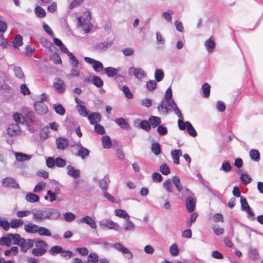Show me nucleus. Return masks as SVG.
Wrapping results in <instances>:
<instances>
[{
    "label": "nucleus",
    "instance_id": "obj_63",
    "mask_svg": "<svg viewBox=\"0 0 263 263\" xmlns=\"http://www.w3.org/2000/svg\"><path fill=\"white\" fill-rule=\"evenodd\" d=\"M146 88L149 91H153L157 87V83L154 80H149L147 82Z\"/></svg>",
    "mask_w": 263,
    "mask_h": 263
},
{
    "label": "nucleus",
    "instance_id": "obj_48",
    "mask_svg": "<svg viewBox=\"0 0 263 263\" xmlns=\"http://www.w3.org/2000/svg\"><path fill=\"white\" fill-rule=\"evenodd\" d=\"M18 248L16 246H14L9 250H5L4 251V254L5 256H9L10 255H15L18 253Z\"/></svg>",
    "mask_w": 263,
    "mask_h": 263
},
{
    "label": "nucleus",
    "instance_id": "obj_28",
    "mask_svg": "<svg viewBox=\"0 0 263 263\" xmlns=\"http://www.w3.org/2000/svg\"><path fill=\"white\" fill-rule=\"evenodd\" d=\"M26 200L29 202L34 203L38 202L40 197L38 195L32 193H28L26 195Z\"/></svg>",
    "mask_w": 263,
    "mask_h": 263
},
{
    "label": "nucleus",
    "instance_id": "obj_18",
    "mask_svg": "<svg viewBox=\"0 0 263 263\" xmlns=\"http://www.w3.org/2000/svg\"><path fill=\"white\" fill-rule=\"evenodd\" d=\"M121 70V67L115 68L112 67H108L104 69V73L109 77H113L117 76L118 72Z\"/></svg>",
    "mask_w": 263,
    "mask_h": 263
},
{
    "label": "nucleus",
    "instance_id": "obj_59",
    "mask_svg": "<svg viewBox=\"0 0 263 263\" xmlns=\"http://www.w3.org/2000/svg\"><path fill=\"white\" fill-rule=\"evenodd\" d=\"M170 252L172 256H176L179 254V251L176 244H173L170 248Z\"/></svg>",
    "mask_w": 263,
    "mask_h": 263
},
{
    "label": "nucleus",
    "instance_id": "obj_40",
    "mask_svg": "<svg viewBox=\"0 0 263 263\" xmlns=\"http://www.w3.org/2000/svg\"><path fill=\"white\" fill-rule=\"evenodd\" d=\"M13 71L14 75L16 78L21 80H23L24 79V74L20 67L15 66L13 68Z\"/></svg>",
    "mask_w": 263,
    "mask_h": 263
},
{
    "label": "nucleus",
    "instance_id": "obj_47",
    "mask_svg": "<svg viewBox=\"0 0 263 263\" xmlns=\"http://www.w3.org/2000/svg\"><path fill=\"white\" fill-rule=\"evenodd\" d=\"M151 151L156 155L160 154L161 153V148L159 143L158 142L153 143L151 146Z\"/></svg>",
    "mask_w": 263,
    "mask_h": 263
},
{
    "label": "nucleus",
    "instance_id": "obj_61",
    "mask_svg": "<svg viewBox=\"0 0 263 263\" xmlns=\"http://www.w3.org/2000/svg\"><path fill=\"white\" fill-rule=\"evenodd\" d=\"M99 261V257L97 253H91L88 256V261L96 263Z\"/></svg>",
    "mask_w": 263,
    "mask_h": 263
},
{
    "label": "nucleus",
    "instance_id": "obj_22",
    "mask_svg": "<svg viewBox=\"0 0 263 263\" xmlns=\"http://www.w3.org/2000/svg\"><path fill=\"white\" fill-rule=\"evenodd\" d=\"M171 154L174 163L177 165H178L180 163L179 157L182 155L181 150H172L171 151Z\"/></svg>",
    "mask_w": 263,
    "mask_h": 263
},
{
    "label": "nucleus",
    "instance_id": "obj_43",
    "mask_svg": "<svg viewBox=\"0 0 263 263\" xmlns=\"http://www.w3.org/2000/svg\"><path fill=\"white\" fill-rule=\"evenodd\" d=\"M77 108L79 114L82 117H88V114L86 107L82 104L77 105Z\"/></svg>",
    "mask_w": 263,
    "mask_h": 263
},
{
    "label": "nucleus",
    "instance_id": "obj_64",
    "mask_svg": "<svg viewBox=\"0 0 263 263\" xmlns=\"http://www.w3.org/2000/svg\"><path fill=\"white\" fill-rule=\"evenodd\" d=\"M64 218L67 222H71L76 218V216L71 212H66L64 214Z\"/></svg>",
    "mask_w": 263,
    "mask_h": 263
},
{
    "label": "nucleus",
    "instance_id": "obj_54",
    "mask_svg": "<svg viewBox=\"0 0 263 263\" xmlns=\"http://www.w3.org/2000/svg\"><path fill=\"white\" fill-rule=\"evenodd\" d=\"M173 14V11L168 10L166 11L163 12L161 14V16L163 17L167 22L169 23L172 22V16L171 15Z\"/></svg>",
    "mask_w": 263,
    "mask_h": 263
},
{
    "label": "nucleus",
    "instance_id": "obj_23",
    "mask_svg": "<svg viewBox=\"0 0 263 263\" xmlns=\"http://www.w3.org/2000/svg\"><path fill=\"white\" fill-rule=\"evenodd\" d=\"M79 147V149L78 152V155L82 159H85L89 155V151L83 147L80 143L78 144Z\"/></svg>",
    "mask_w": 263,
    "mask_h": 263
},
{
    "label": "nucleus",
    "instance_id": "obj_3",
    "mask_svg": "<svg viewBox=\"0 0 263 263\" xmlns=\"http://www.w3.org/2000/svg\"><path fill=\"white\" fill-rule=\"evenodd\" d=\"M15 237L14 245L19 246L22 252L25 253L27 252L28 250L33 246L34 240L31 239H25L18 234H16Z\"/></svg>",
    "mask_w": 263,
    "mask_h": 263
},
{
    "label": "nucleus",
    "instance_id": "obj_35",
    "mask_svg": "<svg viewBox=\"0 0 263 263\" xmlns=\"http://www.w3.org/2000/svg\"><path fill=\"white\" fill-rule=\"evenodd\" d=\"M46 251V250L44 248L37 247V248L33 249L31 251V253L32 255L35 256H41L43 255Z\"/></svg>",
    "mask_w": 263,
    "mask_h": 263
},
{
    "label": "nucleus",
    "instance_id": "obj_26",
    "mask_svg": "<svg viewBox=\"0 0 263 263\" xmlns=\"http://www.w3.org/2000/svg\"><path fill=\"white\" fill-rule=\"evenodd\" d=\"M115 122L123 129L129 130L130 129L128 123L124 118H120L117 119L115 120Z\"/></svg>",
    "mask_w": 263,
    "mask_h": 263
},
{
    "label": "nucleus",
    "instance_id": "obj_50",
    "mask_svg": "<svg viewBox=\"0 0 263 263\" xmlns=\"http://www.w3.org/2000/svg\"><path fill=\"white\" fill-rule=\"evenodd\" d=\"M232 166L230 162L228 161H223L220 168V171H223L226 173L230 172Z\"/></svg>",
    "mask_w": 263,
    "mask_h": 263
},
{
    "label": "nucleus",
    "instance_id": "obj_32",
    "mask_svg": "<svg viewBox=\"0 0 263 263\" xmlns=\"http://www.w3.org/2000/svg\"><path fill=\"white\" fill-rule=\"evenodd\" d=\"M24 221L21 219H13L9 223L10 227L13 229H16L23 225Z\"/></svg>",
    "mask_w": 263,
    "mask_h": 263
},
{
    "label": "nucleus",
    "instance_id": "obj_45",
    "mask_svg": "<svg viewBox=\"0 0 263 263\" xmlns=\"http://www.w3.org/2000/svg\"><path fill=\"white\" fill-rule=\"evenodd\" d=\"M23 44V38L22 36L19 34L16 35L13 41V46L14 48H18L22 46Z\"/></svg>",
    "mask_w": 263,
    "mask_h": 263
},
{
    "label": "nucleus",
    "instance_id": "obj_30",
    "mask_svg": "<svg viewBox=\"0 0 263 263\" xmlns=\"http://www.w3.org/2000/svg\"><path fill=\"white\" fill-rule=\"evenodd\" d=\"M53 108L55 112L60 116H63L65 114V109L61 104H54Z\"/></svg>",
    "mask_w": 263,
    "mask_h": 263
},
{
    "label": "nucleus",
    "instance_id": "obj_53",
    "mask_svg": "<svg viewBox=\"0 0 263 263\" xmlns=\"http://www.w3.org/2000/svg\"><path fill=\"white\" fill-rule=\"evenodd\" d=\"M135 226L128 218L124 224V229L126 231H133L135 230Z\"/></svg>",
    "mask_w": 263,
    "mask_h": 263
},
{
    "label": "nucleus",
    "instance_id": "obj_10",
    "mask_svg": "<svg viewBox=\"0 0 263 263\" xmlns=\"http://www.w3.org/2000/svg\"><path fill=\"white\" fill-rule=\"evenodd\" d=\"M113 44L112 41H104L97 43L94 46V49L98 52H104L110 48Z\"/></svg>",
    "mask_w": 263,
    "mask_h": 263
},
{
    "label": "nucleus",
    "instance_id": "obj_62",
    "mask_svg": "<svg viewBox=\"0 0 263 263\" xmlns=\"http://www.w3.org/2000/svg\"><path fill=\"white\" fill-rule=\"evenodd\" d=\"M241 209L242 211H246L250 208V206L248 203L246 199L243 196L240 197Z\"/></svg>",
    "mask_w": 263,
    "mask_h": 263
},
{
    "label": "nucleus",
    "instance_id": "obj_31",
    "mask_svg": "<svg viewBox=\"0 0 263 263\" xmlns=\"http://www.w3.org/2000/svg\"><path fill=\"white\" fill-rule=\"evenodd\" d=\"M102 146L104 148H109L111 146L110 139L108 136H103L102 138Z\"/></svg>",
    "mask_w": 263,
    "mask_h": 263
},
{
    "label": "nucleus",
    "instance_id": "obj_52",
    "mask_svg": "<svg viewBox=\"0 0 263 263\" xmlns=\"http://www.w3.org/2000/svg\"><path fill=\"white\" fill-rule=\"evenodd\" d=\"M164 73L161 69H156L155 72V78L157 82H160L164 78Z\"/></svg>",
    "mask_w": 263,
    "mask_h": 263
},
{
    "label": "nucleus",
    "instance_id": "obj_11",
    "mask_svg": "<svg viewBox=\"0 0 263 263\" xmlns=\"http://www.w3.org/2000/svg\"><path fill=\"white\" fill-rule=\"evenodd\" d=\"M196 199L192 196H189L185 200V206L189 213H192L196 206Z\"/></svg>",
    "mask_w": 263,
    "mask_h": 263
},
{
    "label": "nucleus",
    "instance_id": "obj_17",
    "mask_svg": "<svg viewBox=\"0 0 263 263\" xmlns=\"http://www.w3.org/2000/svg\"><path fill=\"white\" fill-rule=\"evenodd\" d=\"M67 174L73 178L76 179L80 176V171L71 165H68L66 167Z\"/></svg>",
    "mask_w": 263,
    "mask_h": 263
},
{
    "label": "nucleus",
    "instance_id": "obj_25",
    "mask_svg": "<svg viewBox=\"0 0 263 263\" xmlns=\"http://www.w3.org/2000/svg\"><path fill=\"white\" fill-rule=\"evenodd\" d=\"M88 119L91 124H95L100 121L101 115L98 112H93L88 116Z\"/></svg>",
    "mask_w": 263,
    "mask_h": 263
},
{
    "label": "nucleus",
    "instance_id": "obj_42",
    "mask_svg": "<svg viewBox=\"0 0 263 263\" xmlns=\"http://www.w3.org/2000/svg\"><path fill=\"white\" fill-rule=\"evenodd\" d=\"M149 121L153 127H156L160 125L161 119L159 117L156 116H151L149 118Z\"/></svg>",
    "mask_w": 263,
    "mask_h": 263
},
{
    "label": "nucleus",
    "instance_id": "obj_58",
    "mask_svg": "<svg viewBox=\"0 0 263 263\" xmlns=\"http://www.w3.org/2000/svg\"><path fill=\"white\" fill-rule=\"evenodd\" d=\"M121 90H122V91L123 92L125 97L127 98L131 99L133 98V94L132 93L129 88L127 86H123L121 88Z\"/></svg>",
    "mask_w": 263,
    "mask_h": 263
},
{
    "label": "nucleus",
    "instance_id": "obj_37",
    "mask_svg": "<svg viewBox=\"0 0 263 263\" xmlns=\"http://www.w3.org/2000/svg\"><path fill=\"white\" fill-rule=\"evenodd\" d=\"M186 126L189 134L193 137H195L197 134L191 123L189 121H186Z\"/></svg>",
    "mask_w": 263,
    "mask_h": 263
},
{
    "label": "nucleus",
    "instance_id": "obj_20",
    "mask_svg": "<svg viewBox=\"0 0 263 263\" xmlns=\"http://www.w3.org/2000/svg\"><path fill=\"white\" fill-rule=\"evenodd\" d=\"M39 227L37 225L32 223L25 224L24 228L26 232L31 234L37 233L38 232L37 229H39Z\"/></svg>",
    "mask_w": 263,
    "mask_h": 263
},
{
    "label": "nucleus",
    "instance_id": "obj_7",
    "mask_svg": "<svg viewBox=\"0 0 263 263\" xmlns=\"http://www.w3.org/2000/svg\"><path fill=\"white\" fill-rule=\"evenodd\" d=\"M17 234H8L0 238V245L2 246H10L11 244L14 245L15 236Z\"/></svg>",
    "mask_w": 263,
    "mask_h": 263
},
{
    "label": "nucleus",
    "instance_id": "obj_46",
    "mask_svg": "<svg viewBox=\"0 0 263 263\" xmlns=\"http://www.w3.org/2000/svg\"><path fill=\"white\" fill-rule=\"evenodd\" d=\"M0 227L5 231H8L10 229L9 222L4 217H0Z\"/></svg>",
    "mask_w": 263,
    "mask_h": 263
},
{
    "label": "nucleus",
    "instance_id": "obj_38",
    "mask_svg": "<svg viewBox=\"0 0 263 263\" xmlns=\"http://www.w3.org/2000/svg\"><path fill=\"white\" fill-rule=\"evenodd\" d=\"M210 88L211 86L208 83H204L201 87V89L203 93V96L205 98H208L209 97L210 94Z\"/></svg>",
    "mask_w": 263,
    "mask_h": 263
},
{
    "label": "nucleus",
    "instance_id": "obj_13",
    "mask_svg": "<svg viewBox=\"0 0 263 263\" xmlns=\"http://www.w3.org/2000/svg\"><path fill=\"white\" fill-rule=\"evenodd\" d=\"M172 101H164L162 100L158 106V110L163 115H167L170 111H172V107L168 104Z\"/></svg>",
    "mask_w": 263,
    "mask_h": 263
},
{
    "label": "nucleus",
    "instance_id": "obj_34",
    "mask_svg": "<svg viewBox=\"0 0 263 263\" xmlns=\"http://www.w3.org/2000/svg\"><path fill=\"white\" fill-rule=\"evenodd\" d=\"M172 181L177 190L180 192L183 189V186L180 183L179 177L178 176H175L172 178Z\"/></svg>",
    "mask_w": 263,
    "mask_h": 263
},
{
    "label": "nucleus",
    "instance_id": "obj_4",
    "mask_svg": "<svg viewBox=\"0 0 263 263\" xmlns=\"http://www.w3.org/2000/svg\"><path fill=\"white\" fill-rule=\"evenodd\" d=\"M99 226L101 229L107 228L109 229H114L115 230H118L120 226L118 223L114 222L109 219H105L101 220L99 222Z\"/></svg>",
    "mask_w": 263,
    "mask_h": 263
},
{
    "label": "nucleus",
    "instance_id": "obj_36",
    "mask_svg": "<svg viewBox=\"0 0 263 263\" xmlns=\"http://www.w3.org/2000/svg\"><path fill=\"white\" fill-rule=\"evenodd\" d=\"M248 256L253 260H256L258 257V253L256 249L250 248L248 250Z\"/></svg>",
    "mask_w": 263,
    "mask_h": 263
},
{
    "label": "nucleus",
    "instance_id": "obj_16",
    "mask_svg": "<svg viewBox=\"0 0 263 263\" xmlns=\"http://www.w3.org/2000/svg\"><path fill=\"white\" fill-rule=\"evenodd\" d=\"M57 148L60 150L65 149L68 145V142L66 138L64 137H59L55 140Z\"/></svg>",
    "mask_w": 263,
    "mask_h": 263
},
{
    "label": "nucleus",
    "instance_id": "obj_49",
    "mask_svg": "<svg viewBox=\"0 0 263 263\" xmlns=\"http://www.w3.org/2000/svg\"><path fill=\"white\" fill-rule=\"evenodd\" d=\"M68 57L71 60V65L74 68H77L79 64V61L72 53H68Z\"/></svg>",
    "mask_w": 263,
    "mask_h": 263
},
{
    "label": "nucleus",
    "instance_id": "obj_8",
    "mask_svg": "<svg viewBox=\"0 0 263 263\" xmlns=\"http://www.w3.org/2000/svg\"><path fill=\"white\" fill-rule=\"evenodd\" d=\"M84 60L86 63L92 65L93 70L97 72H100L103 69L102 63L99 61L89 57H85Z\"/></svg>",
    "mask_w": 263,
    "mask_h": 263
},
{
    "label": "nucleus",
    "instance_id": "obj_57",
    "mask_svg": "<svg viewBox=\"0 0 263 263\" xmlns=\"http://www.w3.org/2000/svg\"><path fill=\"white\" fill-rule=\"evenodd\" d=\"M35 13L39 17H44L46 15V12L44 9L40 6H37L35 8Z\"/></svg>",
    "mask_w": 263,
    "mask_h": 263
},
{
    "label": "nucleus",
    "instance_id": "obj_39",
    "mask_svg": "<svg viewBox=\"0 0 263 263\" xmlns=\"http://www.w3.org/2000/svg\"><path fill=\"white\" fill-rule=\"evenodd\" d=\"M37 233L40 236H51V233L50 231L47 228L43 227H39Z\"/></svg>",
    "mask_w": 263,
    "mask_h": 263
},
{
    "label": "nucleus",
    "instance_id": "obj_2",
    "mask_svg": "<svg viewBox=\"0 0 263 263\" xmlns=\"http://www.w3.org/2000/svg\"><path fill=\"white\" fill-rule=\"evenodd\" d=\"M91 15L89 12H84L78 18V25L80 27L85 33H87L91 30L92 25L90 22Z\"/></svg>",
    "mask_w": 263,
    "mask_h": 263
},
{
    "label": "nucleus",
    "instance_id": "obj_19",
    "mask_svg": "<svg viewBox=\"0 0 263 263\" xmlns=\"http://www.w3.org/2000/svg\"><path fill=\"white\" fill-rule=\"evenodd\" d=\"M34 109L39 114H45L48 111V107L45 104L37 103L34 105Z\"/></svg>",
    "mask_w": 263,
    "mask_h": 263
},
{
    "label": "nucleus",
    "instance_id": "obj_6",
    "mask_svg": "<svg viewBox=\"0 0 263 263\" xmlns=\"http://www.w3.org/2000/svg\"><path fill=\"white\" fill-rule=\"evenodd\" d=\"M128 73L129 74H134L138 80H141L146 76V73L142 68H135L134 66H131L128 68Z\"/></svg>",
    "mask_w": 263,
    "mask_h": 263
},
{
    "label": "nucleus",
    "instance_id": "obj_44",
    "mask_svg": "<svg viewBox=\"0 0 263 263\" xmlns=\"http://www.w3.org/2000/svg\"><path fill=\"white\" fill-rule=\"evenodd\" d=\"M115 214L116 216L123 218H129V217L128 213L125 210L122 209L115 210Z\"/></svg>",
    "mask_w": 263,
    "mask_h": 263
},
{
    "label": "nucleus",
    "instance_id": "obj_60",
    "mask_svg": "<svg viewBox=\"0 0 263 263\" xmlns=\"http://www.w3.org/2000/svg\"><path fill=\"white\" fill-rule=\"evenodd\" d=\"M46 187V183L43 182L38 183L33 189V192L39 193Z\"/></svg>",
    "mask_w": 263,
    "mask_h": 263
},
{
    "label": "nucleus",
    "instance_id": "obj_24",
    "mask_svg": "<svg viewBox=\"0 0 263 263\" xmlns=\"http://www.w3.org/2000/svg\"><path fill=\"white\" fill-rule=\"evenodd\" d=\"M109 181V177L107 176H104L103 178L99 180V185L103 192L107 191Z\"/></svg>",
    "mask_w": 263,
    "mask_h": 263
},
{
    "label": "nucleus",
    "instance_id": "obj_5",
    "mask_svg": "<svg viewBox=\"0 0 263 263\" xmlns=\"http://www.w3.org/2000/svg\"><path fill=\"white\" fill-rule=\"evenodd\" d=\"M112 246L116 250L122 253L125 258L130 259L133 258V255L132 253L128 249L123 246L121 243L116 242Z\"/></svg>",
    "mask_w": 263,
    "mask_h": 263
},
{
    "label": "nucleus",
    "instance_id": "obj_12",
    "mask_svg": "<svg viewBox=\"0 0 263 263\" xmlns=\"http://www.w3.org/2000/svg\"><path fill=\"white\" fill-rule=\"evenodd\" d=\"M54 88L59 93H63L66 89L64 82L60 78H56L53 84Z\"/></svg>",
    "mask_w": 263,
    "mask_h": 263
},
{
    "label": "nucleus",
    "instance_id": "obj_9",
    "mask_svg": "<svg viewBox=\"0 0 263 263\" xmlns=\"http://www.w3.org/2000/svg\"><path fill=\"white\" fill-rule=\"evenodd\" d=\"M78 224L86 223L91 228L95 229L97 228V223L95 219L89 216H85L77 220Z\"/></svg>",
    "mask_w": 263,
    "mask_h": 263
},
{
    "label": "nucleus",
    "instance_id": "obj_14",
    "mask_svg": "<svg viewBox=\"0 0 263 263\" xmlns=\"http://www.w3.org/2000/svg\"><path fill=\"white\" fill-rule=\"evenodd\" d=\"M21 133L20 127L17 124H11L7 128V134L11 136L19 135Z\"/></svg>",
    "mask_w": 263,
    "mask_h": 263
},
{
    "label": "nucleus",
    "instance_id": "obj_1",
    "mask_svg": "<svg viewBox=\"0 0 263 263\" xmlns=\"http://www.w3.org/2000/svg\"><path fill=\"white\" fill-rule=\"evenodd\" d=\"M32 215L34 221L42 222L45 220H57L60 217L61 213L57 209L43 208L32 209Z\"/></svg>",
    "mask_w": 263,
    "mask_h": 263
},
{
    "label": "nucleus",
    "instance_id": "obj_29",
    "mask_svg": "<svg viewBox=\"0 0 263 263\" xmlns=\"http://www.w3.org/2000/svg\"><path fill=\"white\" fill-rule=\"evenodd\" d=\"M15 156L16 160L18 161H23L26 160H29L31 159V156L22 153L16 152L15 153Z\"/></svg>",
    "mask_w": 263,
    "mask_h": 263
},
{
    "label": "nucleus",
    "instance_id": "obj_21",
    "mask_svg": "<svg viewBox=\"0 0 263 263\" xmlns=\"http://www.w3.org/2000/svg\"><path fill=\"white\" fill-rule=\"evenodd\" d=\"M204 46L208 52H212L215 47V43L214 38L212 36H211L205 42Z\"/></svg>",
    "mask_w": 263,
    "mask_h": 263
},
{
    "label": "nucleus",
    "instance_id": "obj_51",
    "mask_svg": "<svg viewBox=\"0 0 263 263\" xmlns=\"http://www.w3.org/2000/svg\"><path fill=\"white\" fill-rule=\"evenodd\" d=\"M250 156L252 160L255 161H258L260 155L259 152L256 149H252L250 152Z\"/></svg>",
    "mask_w": 263,
    "mask_h": 263
},
{
    "label": "nucleus",
    "instance_id": "obj_33",
    "mask_svg": "<svg viewBox=\"0 0 263 263\" xmlns=\"http://www.w3.org/2000/svg\"><path fill=\"white\" fill-rule=\"evenodd\" d=\"M91 82L96 87L100 88L103 85V81L101 78L97 76H93L91 80Z\"/></svg>",
    "mask_w": 263,
    "mask_h": 263
},
{
    "label": "nucleus",
    "instance_id": "obj_56",
    "mask_svg": "<svg viewBox=\"0 0 263 263\" xmlns=\"http://www.w3.org/2000/svg\"><path fill=\"white\" fill-rule=\"evenodd\" d=\"M240 179L244 184H248L252 181L251 177L248 174H242L240 175Z\"/></svg>",
    "mask_w": 263,
    "mask_h": 263
},
{
    "label": "nucleus",
    "instance_id": "obj_27",
    "mask_svg": "<svg viewBox=\"0 0 263 263\" xmlns=\"http://www.w3.org/2000/svg\"><path fill=\"white\" fill-rule=\"evenodd\" d=\"M168 104L172 107V110L174 111L175 114L179 117V119L183 118L180 109L177 107V104L174 100H172L171 102Z\"/></svg>",
    "mask_w": 263,
    "mask_h": 263
},
{
    "label": "nucleus",
    "instance_id": "obj_41",
    "mask_svg": "<svg viewBox=\"0 0 263 263\" xmlns=\"http://www.w3.org/2000/svg\"><path fill=\"white\" fill-rule=\"evenodd\" d=\"M63 248L60 246H55L51 247L49 250V253L51 255L54 256L57 254L62 253Z\"/></svg>",
    "mask_w": 263,
    "mask_h": 263
},
{
    "label": "nucleus",
    "instance_id": "obj_15",
    "mask_svg": "<svg viewBox=\"0 0 263 263\" xmlns=\"http://www.w3.org/2000/svg\"><path fill=\"white\" fill-rule=\"evenodd\" d=\"M2 185L4 187H12L18 189V184L12 178L6 177L2 180Z\"/></svg>",
    "mask_w": 263,
    "mask_h": 263
},
{
    "label": "nucleus",
    "instance_id": "obj_55",
    "mask_svg": "<svg viewBox=\"0 0 263 263\" xmlns=\"http://www.w3.org/2000/svg\"><path fill=\"white\" fill-rule=\"evenodd\" d=\"M13 118L14 121L15 122V124H17L18 125L20 123H23L24 122V118H22V116L21 114L18 112H15L13 115Z\"/></svg>",
    "mask_w": 263,
    "mask_h": 263
}]
</instances>
